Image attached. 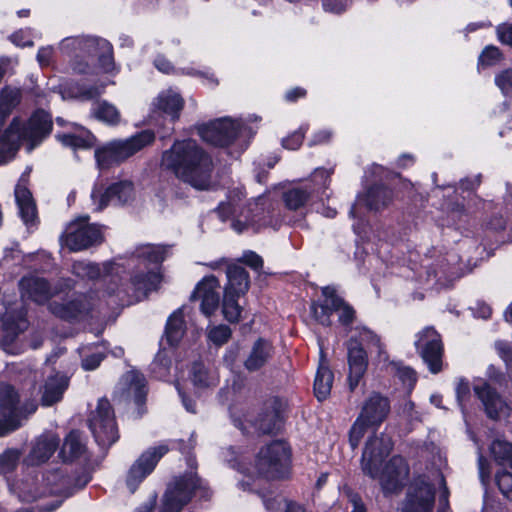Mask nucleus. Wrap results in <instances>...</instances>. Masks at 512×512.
<instances>
[{"label":"nucleus","instance_id":"obj_1","mask_svg":"<svg viewBox=\"0 0 512 512\" xmlns=\"http://www.w3.org/2000/svg\"><path fill=\"white\" fill-rule=\"evenodd\" d=\"M161 166L196 190H209L214 164L211 156L196 141H175L162 154Z\"/></svg>","mask_w":512,"mask_h":512},{"label":"nucleus","instance_id":"obj_2","mask_svg":"<svg viewBox=\"0 0 512 512\" xmlns=\"http://www.w3.org/2000/svg\"><path fill=\"white\" fill-rule=\"evenodd\" d=\"M52 129V116L41 108L36 109L26 121L14 117L0 136V165L15 156L22 142L26 143L28 151L35 149Z\"/></svg>","mask_w":512,"mask_h":512},{"label":"nucleus","instance_id":"obj_3","mask_svg":"<svg viewBox=\"0 0 512 512\" xmlns=\"http://www.w3.org/2000/svg\"><path fill=\"white\" fill-rule=\"evenodd\" d=\"M255 470L266 480H285L292 468V450L283 440H273L262 446L255 456Z\"/></svg>","mask_w":512,"mask_h":512},{"label":"nucleus","instance_id":"obj_4","mask_svg":"<svg viewBox=\"0 0 512 512\" xmlns=\"http://www.w3.org/2000/svg\"><path fill=\"white\" fill-rule=\"evenodd\" d=\"M322 299L310 305V313L314 320L322 326L332 325L331 316L338 315V323L348 332L356 320V310L343 297L334 286H325L321 289Z\"/></svg>","mask_w":512,"mask_h":512},{"label":"nucleus","instance_id":"obj_5","mask_svg":"<svg viewBox=\"0 0 512 512\" xmlns=\"http://www.w3.org/2000/svg\"><path fill=\"white\" fill-rule=\"evenodd\" d=\"M197 490L201 492L202 498L210 497L207 483L196 473L188 472L174 477L167 484L159 512H181L191 502Z\"/></svg>","mask_w":512,"mask_h":512},{"label":"nucleus","instance_id":"obj_6","mask_svg":"<svg viewBox=\"0 0 512 512\" xmlns=\"http://www.w3.org/2000/svg\"><path fill=\"white\" fill-rule=\"evenodd\" d=\"M154 140V132L146 129L125 140L111 141L95 150L97 166L104 170L119 165L144 147L152 144Z\"/></svg>","mask_w":512,"mask_h":512},{"label":"nucleus","instance_id":"obj_7","mask_svg":"<svg viewBox=\"0 0 512 512\" xmlns=\"http://www.w3.org/2000/svg\"><path fill=\"white\" fill-rule=\"evenodd\" d=\"M162 275L160 271L154 269H145L134 271L128 283L118 285L116 278L112 277L106 292L109 295H115L122 304L130 305L139 302L156 290L161 282Z\"/></svg>","mask_w":512,"mask_h":512},{"label":"nucleus","instance_id":"obj_8","mask_svg":"<svg viewBox=\"0 0 512 512\" xmlns=\"http://www.w3.org/2000/svg\"><path fill=\"white\" fill-rule=\"evenodd\" d=\"M87 422L95 441L102 448H109L119 439L114 410L107 398L98 400L96 409L90 412Z\"/></svg>","mask_w":512,"mask_h":512},{"label":"nucleus","instance_id":"obj_9","mask_svg":"<svg viewBox=\"0 0 512 512\" xmlns=\"http://www.w3.org/2000/svg\"><path fill=\"white\" fill-rule=\"evenodd\" d=\"M414 346L430 373L438 374L443 370L444 344L433 326H426L415 335Z\"/></svg>","mask_w":512,"mask_h":512},{"label":"nucleus","instance_id":"obj_10","mask_svg":"<svg viewBox=\"0 0 512 512\" xmlns=\"http://www.w3.org/2000/svg\"><path fill=\"white\" fill-rule=\"evenodd\" d=\"M88 219L80 218L67 226L62 239L70 251H82L103 242L100 228L96 224H89Z\"/></svg>","mask_w":512,"mask_h":512},{"label":"nucleus","instance_id":"obj_11","mask_svg":"<svg viewBox=\"0 0 512 512\" xmlns=\"http://www.w3.org/2000/svg\"><path fill=\"white\" fill-rule=\"evenodd\" d=\"M168 451L167 445L149 447L133 462L125 478V484L131 494L137 491L140 484L155 470L158 462Z\"/></svg>","mask_w":512,"mask_h":512},{"label":"nucleus","instance_id":"obj_12","mask_svg":"<svg viewBox=\"0 0 512 512\" xmlns=\"http://www.w3.org/2000/svg\"><path fill=\"white\" fill-rule=\"evenodd\" d=\"M393 449L391 438L385 434L373 435L368 438L361 456V469L371 479L379 476L384 460Z\"/></svg>","mask_w":512,"mask_h":512},{"label":"nucleus","instance_id":"obj_13","mask_svg":"<svg viewBox=\"0 0 512 512\" xmlns=\"http://www.w3.org/2000/svg\"><path fill=\"white\" fill-rule=\"evenodd\" d=\"M242 128L240 122L225 117L200 125L198 134L203 141L213 146L227 147L237 139Z\"/></svg>","mask_w":512,"mask_h":512},{"label":"nucleus","instance_id":"obj_14","mask_svg":"<svg viewBox=\"0 0 512 512\" xmlns=\"http://www.w3.org/2000/svg\"><path fill=\"white\" fill-rule=\"evenodd\" d=\"M435 503V487L426 475L414 477L406 494L402 512H431Z\"/></svg>","mask_w":512,"mask_h":512},{"label":"nucleus","instance_id":"obj_15","mask_svg":"<svg viewBox=\"0 0 512 512\" xmlns=\"http://www.w3.org/2000/svg\"><path fill=\"white\" fill-rule=\"evenodd\" d=\"M409 471V466L402 456L394 455L391 457L378 476L384 495L388 496L401 492L406 485Z\"/></svg>","mask_w":512,"mask_h":512},{"label":"nucleus","instance_id":"obj_16","mask_svg":"<svg viewBox=\"0 0 512 512\" xmlns=\"http://www.w3.org/2000/svg\"><path fill=\"white\" fill-rule=\"evenodd\" d=\"M347 361L349 367L348 385L353 392L359 385L368 368V354L357 338H350L347 342Z\"/></svg>","mask_w":512,"mask_h":512},{"label":"nucleus","instance_id":"obj_17","mask_svg":"<svg viewBox=\"0 0 512 512\" xmlns=\"http://www.w3.org/2000/svg\"><path fill=\"white\" fill-rule=\"evenodd\" d=\"M133 184L130 181H119L109 185L104 191L102 189L94 188L91 193V198L94 203H97V211H101L109 204L124 205L133 195Z\"/></svg>","mask_w":512,"mask_h":512},{"label":"nucleus","instance_id":"obj_18","mask_svg":"<svg viewBox=\"0 0 512 512\" xmlns=\"http://www.w3.org/2000/svg\"><path fill=\"white\" fill-rule=\"evenodd\" d=\"M219 288V281L214 275L206 276L196 285L190 296V301L200 299L201 312L205 316L210 317L220 304Z\"/></svg>","mask_w":512,"mask_h":512},{"label":"nucleus","instance_id":"obj_19","mask_svg":"<svg viewBox=\"0 0 512 512\" xmlns=\"http://www.w3.org/2000/svg\"><path fill=\"white\" fill-rule=\"evenodd\" d=\"M285 403L280 397H272L265 401L262 411L255 420V427L262 434L277 432L282 424Z\"/></svg>","mask_w":512,"mask_h":512},{"label":"nucleus","instance_id":"obj_20","mask_svg":"<svg viewBox=\"0 0 512 512\" xmlns=\"http://www.w3.org/2000/svg\"><path fill=\"white\" fill-rule=\"evenodd\" d=\"M390 401L378 392H373L363 403L359 417L378 428L390 413Z\"/></svg>","mask_w":512,"mask_h":512},{"label":"nucleus","instance_id":"obj_21","mask_svg":"<svg viewBox=\"0 0 512 512\" xmlns=\"http://www.w3.org/2000/svg\"><path fill=\"white\" fill-rule=\"evenodd\" d=\"M473 390L482 402L486 415L492 420L499 419L504 407V401L499 393L485 381L475 383Z\"/></svg>","mask_w":512,"mask_h":512},{"label":"nucleus","instance_id":"obj_22","mask_svg":"<svg viewBox=\"0 0 512 512\" xmlns=\"http://www.w3.org/2000/svg\"><path fill=\"white\" fill-rule=\"evenodd\" d=\"M275 348L272 343L259 337L252 345L251 351L244 361V368L248 372H257L263 368L274 356Z\"/></svg>","mask_w":512,"mask_h":512},{"label":"nucleus","instance_id":"obj_23","mask_svg":"<svg viewBox=\"0 0 512 512\" xmlns=\"http://www.w3.org/2000/svg\"><path fill=\"white\" fill-rule=\"evenodd\" d=\"M153 107L154 112L170 117V120L174 123L180 117L184 107V99L178 92L167 89L160 92L154 99Z\"/></svg>","mask_w":512,"mask_h":512},{"label":"nucleus","instance_id":"obj_24","mask_svg":"<svg viewBox=\"0 0 512 512\" xmlns=\"http://www.w3.org/2000/svg\"><path fill=\"white\" fill-rule=\"evenodd\" d=\"M167 253V246L146 244L135 249L132 253V261L137 262L139 266L143 265L145 269L159 271Z\"/></svg>","mask_w":512,"mask_h":512},{"label":"nucleus","instance_id":"obj_25","mask_svg":"<svg viewBox=\"0 0 512 512\" xmlns=\"http://www.w3.org/2000/svg\"><path fill=\"white\" fill-rule=\"evenodd\" d=\"M49 308L56 317L71 322L86 315L89 304L83 297H77L67 302L54 301L50 303Z\"/></svg>","mask_w":512,"mask_h":512},{"label":"nucleus","instance_id":"obj_26","mask_svg":"<svg viewBox=\"0 0 512 512\" xmlns=\"http://www.w3.org/2000/svg\"><path fill=\"white\" fill-rule=\"evenodd\" d=\"M20 396L11 384L0 383V417L19 419L22 422L24 416L22 407L19 406Z\"/></svg>","mask_w":512,"mask_h":512},{"label":"nucleus","instance_id":"obj_27","mask_svg":"<svg viewBox=\"0 0 512 512\" xmlns=\"http://www.w3.org/2000/svg\"><path fill=\"white\" fill-rule=\"evenodd\" d=\"M68 385L69 379L64 375L49 376L43 385L41 405L49 407L61 401Z\"/></svg>","mask_w":512,"mask_h":512},{"label":"nucleus","instance_id":"obj_28","mask_svg":"<svg viewBox=\"0 0 512 512\" xmlns=\"http://www.w3.org/2000/svg\"><path fill=\"white\" fill-rule=\"evenodd\" d=\"M19 286L23 292V295H27L28 298L36 303L42 304L51 297V286L50 283L40 277H23Z\"/></svg>","mask_w":512,"mask_h":512},{"label":"nucleus","instance_id":"obj_29","mask_svg":"<svg viewBox=\"0 0 512 512\" xmlns=\"http://www.w3.org/2000/svg\"><path fill=\"white\" fill-rule=\"evenodd\" d=\"M393 199V191L384 184H374L370 186L367 192L359 197L368 210L379 211L386 208Z\"/></svg>","mask_w":512,"mask_h":512},{"label":"nucleus","instance_id":"obj_30","mask_svg":"<svg viewBox=\"0 0 512 512\" xmlns=\"http://www.w3.org/2000/svg\"><path fill=\"white\" fill-rule=\"evenodd\" d=\"M227 284L224 291L234 295H245L250 287L249 273L242 266L233 264L226 269Z\"/></svg>","mask_w":512,"mask_h":512},{"label":"nucleus","instance_id":"obj_31","mask_svg":"<svg viewBox=\"0 0 512 512\" xmlns=\"http://www.w3.org/2000/svg\"><path fill=\"white\" fill-rule=\"evenodd\" d=\"M59 443L60 439L55 435L39 437L29 454L30 463L40 465L47 462L57 450Z\"/></svg>","mask_w":512,"mask_h":512},{"label":"nucleus","instance_id":"obj_32","mask_svg":"<svg viewBox=\"0 0 512 512\" xmlns=\"http://www.w3.org/2000/svg\"><path fill=\"white\" fill-rule=\"evenodd\" d=\"M86 452V445L79 430L70 431L64 439L59 451L63 462H72L79 459Z\"/></svg>","mask_w":512,"mask_h":512},{"label":"nucleus","instance_id":"obj_33","mask_svg":"<svg viewBox=\"0 0 512 512\" xmlns=\"http://www.w3.org/2000/svg\"><path fill=\"white\" fill-rule=\"evenodd\" d=\"M186 330V324L183 317L182 308L175 310L167 319L164 339L168 346L176 347L183 338Z\"/></svg>","mask_w":512,"mask_h":512},{"label":"nucleus","instance_id":"obj_34","mask_svg":"<svg viewBox=\"0 0 512 512\" xmlns=\"http://www.w3.org/2000/svg\"><path fill=\"white\" fill-rule=\"evenodd\" d=\"M55 137L63 146L73 149H90L96 142V137L84 128L77 133H58Z\"/></svg>","mask_w":512,"mask_h":512},{"label":"nucleus","instance_id":"obj_35","mask_svg":"<svg viewBox=\"0 0 512 512\" xmlns=\"http://www.w3.org/2000/svg\"><path fill=\"white\" fill-rule=\"evenodd\" d=\"M334 374L326 363L321 362L314 380V394L319 401L326 400L332 389Z\"/></svg>","mask_w":512,"mask_h":512},{"label":"nucleus","instance_id":"obj_36","mask_svg":"<svg viewBox=\"0 0 512 512\" xmlns=\"http://www.w3.org/2000/svg\"><path fill=\"white\" fill-rule=\"evenodd\" d=\"M126 380L133 391L134 402L139 408V415L142 416L147 396L146 379L141 372L131 370L127 372Z\"/></svg>","mask_w":512,"mask_h":512},{"label":"nucleus","instance_id":"obj_37","mask_svg":"<svg viewBox=\"0 0 512 512\" xmlns=\"http://www.w3.org/2000/svg\"><path fill=\"white\" fill-rule=\"evenodd\" d=\"M91 115L109 126H116L121 120L118 109L106 100L95 103L91 109Z\"/></svg>","mask_w":512,"mask_h":512},{"label":"nucleus","instance_id":"obj_38","mask_svg":"<svg viewBox=\"0 0 512 512\" xmlns=\"http://www.w3.org/2000/svg\"><path fill=\"white\" fill-rule=\"evenodd\" d=\"M312 189L309 187H293L283 193V201L289 210H298L307 203L311 197Z\"/></svg>","mask_w":512,"mask_h":512},{"label":"nucleus","instance_id":"obj_39","mask_svg":"<svg viewBox=\"0 0 512 512\" xmlns=\"http://www.w3.org/2000/svg\"><path fill=\"white\" fill-rule=\"evenodd\" d=\"M241 295H234L231 292H225L222 300V313L229 323H238L241 319L242 307L238 303Z\"/></svg>","mask_w":512,"mask_h":512},{"label":"nucleus","instance_id":"obj_40","mask_svg":"<svg viewBox=\"0 0 512 512\" xmlns=\"http://www.w3.org/2000/svg\"><path fill=\"white\" fill-rule=\"evenodd\" d=\"M25 315L26 313L22 309H7L1 317L3 327L13 334H18L24 331L26 328Z\"/></svg>","mask_w":512,"mask_h":512},{"label":"nucleus","instance_id":"obj_41","mask_svg":"<svg viewBox=\"0 0 512 512\" xmlns=\"http://www.w3.org/2000/svg\"><path fill=\"white\" fill-rule=\"evenodd\" d=\"M244 197L243 192L240 189H233L229 191L227 201H222L215 208V212L218 217L224 222L233 216L237 211V201H240Z\"/></svg>","mask_w":512,"mask_h":512},{"label":"nucleus","instance_id":"obj_42","mask_svg":"<svg viewBox=\"0 0 512 512\" xmlns=\"http://www.w3.org/2000/svg\"><path fill=\"white\" fill-rule=\"evenodd\" d=\"M490 452L497 464L507 465L512 469V443L496 439L490 445Z\"/></svg>","mask_w":512,"mask_h":512},{"label":"nucleus","instance_id":"obj_43","mask_svg":"<svg viewBox=\"0 0 512 512\" xmlns=\"http://www.w3.org/2000/svg\"><path fill=\"white\" fill-rule=\"evenodd\" d=\"M72 273L82 279L96 280L101 276V269L93 262L75 261L72 264Z\"/></svg>","mask_w":512,"mask_h":512},{"label":"nucleus","instance_id":"obj_44","mask_svg":"<svg viewBox=\"0 0 512 512\" xmlns=\"http://www.w3.org/2000/svg\"><path fill=\"white\" fill-rule=\"evenodd\" d=\"M102 48L96 54L98 64L105 73H110L115 69L113 56V47L110 42H101Z\"/></svg>","mask_w":512,"mask_h":512},{"label":"nucleus","instance_id":"obj_45","mask_svg":"<svg viewBox=\"0 0 512 512\" xmlns=\"http://www.w3.org/2000/svg\"><path fill=\"white\" fill-rule=\"evenodd\" d=\"M369 427L373 426L361 419L359 416L356 418L349 430V445L352 450H355L359 446Z\"/></svg>","mask_w":512,"mask_h":512},{"label":"nucleus","instance_id":"obj_46","mask_svg":"<svg viewBox=\"0 0 512 512\" xmlns=\"http://www.w3.org/2000/svg\"><path fill=\"white\" fill-rule=\"evenodd\" d=\"M502 59V53L496 46H486L478 58V65L483 67H490L498 64Z\"/></svg>","mask_w":512,"mask_h":512},{"label":"nucleus","instance_id":"obj_47","mask_svg":"<svg viewBox=\"0 0 512 512\" xmlns=\"http://www.w3.org/2000/svg\"><path fill=\"white\" fill-rule=\"evenodd\" d=\"M232 330L229 326L220 324L211 328L208 332V339L216 346H222L229 341Z\"/></svg>","mask_w":512,"mask_h":512},{"label":"nucleus","instance_id":"obj_48","mask_svg":"<svg viewBox=\"0 0 512 512\" xmlns=\"http://www.w3.org/2000/svg\"><path fill=\"white\" fill-rule=\"evenodd\" d=\"M495 482L503 496L512 501V473L506 469L497 471Z\"/></svg>","mask_w":512,"mask_h":512},{"label":"nucleus","instance_id":"obj_49","mask_svg":"<svg viewBox=\"0 0 512 512\" xmlns=\"http://www.w3.org/2000/svg\"><path fill=\"white\" fill-rule=\"evenodd\" d=\"M78 44L82 43V48L80 51V56L90 55L96 56L98 51L102 48L101 42H106L105 39L95 37V36H84V39L77 40Z\"/></svg>","mask_w":512,"mask_h":512},{"label":"nucleus","instance_id":"obj_50","mask_svg":"<svg viewBox=\"0 0 512 512\" xmlns=\"http://www.w3.org/2000/svg\"><path fill=\"white\" fill-rule=\"evenodd\" d=\"M19 462V452L14 449H7L0 454V470L3 473L12 472Z\"/></svg>","mask_w":512,"mask_h":512},{"label":"nucleus","instance_id":"obj_51","mask_svg":"<svg viewBox=\"0 0 512 512\" xmlns=\"http://www.w3.org/2000/svg\"><path fill=\"white\" fill-rule=\"evenodd\" d=\"M357 340L360 341L362 345L365 343L367 345L376 347L379 356L382 354L384 346L381 343L380 337L372 330L366 327L361 328L359 331V339Z\"/></svg>","mask_w":512,"mask_h":512},{"label":"nucleus","instance_id":"obj_52","mask_svg":"<svg viewBox=\"0 0 512 512\" xmlns=\"http://www.w3.org/2000/svg\"><path fill=\"white\" fill-rule=\"evenodd\" d=\"M306 130V128L300 127L298 130L283 138L282 146L288 150H297L302 145Z\"/></svg>","mask_w":512,"mask_h":512},{"label":"nucleus","instance_id":"obj_53","mask_svg":"<svg viewBox=\"0 0 512 512\" xmlns=\"http://www.w3.org/2000/svg\"><path fill=\"white\" fill-rule=\"evenodd\" d=\"M191 379L194 385L198 387L208 386V373L201 362H194L191 370Z\"/></svg>","mask_w":512,"mask_h":512},{"label":"nucleus","instance_id":"obj_54","mask_svg":"<svg viewBox=\"0 0 512 512\" xmlns=\"http://www.w3.org/2000/svg\"><path fill=\"white\" fill-rule=\"evenodd\" d=\"M495 84L504 95L512 93V68L506 69L495 76Z\"/></svg>","mask_w":512,"mask_h":512},{"label":"nucleus","instance_id":"obj_55","mask_svg":"<svg viewBox=\"0 0 512 512\" xmlns=\"http://www.w3.org/2000/svg\"><path fill=\"white\" fill-rule=\"evenodd\" d=\"M84 36H76V37H67L62 40L60 44V49L62 52L67 53L69 55H74L76 57L80 56V51L82 48V43H76V40H82Z\"/></svg>","mask_w":512,"mask_h":512},{"label":"nucleus","instance_id":"obj_56","mask_svg":"<svg viewBox=\"0 0 512 512\" xmlns=\"http://www.w3.org/2000/svg\"><path fill=\"white\" fill-rule=\"evenodd\" d=\"M103 93V88L96 85H82L78 87L77 97L83 101H90L97 99Z\"/></svg>","mask_w":512,"mask_h":512},{"label":"nucleus","instance_id":"obj_57","mask_svg":"<svg viewBox=\"0 0 512 512\" xmlns=\"http://www.w3.org/2000/svg\"><path fill=\"white\" fill-rule=\"evenodd\" d=\"M22 422L19 419H12L9 417H0V437H4L18 428H20Z\"/></svg>","mask_w":512,"mask_h":512},{"label":"nucleus","instance_id":"obj_58","mask_svg":"<svg viewBox=\"0 0 512 512\" xmlns=\"http://www.w3.org/2000/svg\"><path fill=\"white\" fill-rule=\"evenodd\" d=\"M105 355L103 353H93L82 359V368L85 371H92L99 367L101 362L104 360Z\"/></svg>","mask_w":512,"mask_h":512},{"label":"nucleus","instance_id":"obj_59","mask_svg":"<svg viewBox=\"0 0 512 512\" xmlns=\"http://www.w3.org/2000/svg\"><path fill=\"white\" fill-rule=\"evenodd\" d=\"M242 261L255 271L263 268V259L253 251H246L243 254Z\"/></svg>","mask_w":512,"mask_h":512},{"label":"nucleus","instance_id":"obj_60","mask_svg":"<svg viewBox=\"0 0 512 512\" xmlns=\"http://www.w3.org/2000/svg\"><path fill=\"white\" fill-rule=\"evenodd\" d=\"M20 215L25 224L33 223L36 218V205L34 202L18 205Z\"/></svg>","mask_w":512,"mask_h":512},{"label":"nucleus","instance_id":"obj_61","mask_svg":"<svg viewBox=\"0 0 512 512\" xmlns=\"http://www.w3.org/2000/svg\"><path fill=\"white\" fill-rule=\"evenodd\" d=\"M14 193L17 205H23L26 203L34 202L32 194L26 186L17 185Z\"/></svg>","mask_w":512,"mask_h":512},{"label":"nucleus","instance_id":"obj_62","mask_svg":"<svg viewBox=\"0 0 512 512\" xmlns=\"http://www.w3.org/2000/svg\"><path fill=\"white\" fill-rule=\"evenodd\" d=\"M153 63L157 70L165 74H171L175 70L173 64L162 54L157 55Z\"/></svg>","mask_w":512,"mask_h":512},{"label":"nucleus","instance_id":"obj_63","mask_svg":"<svg viewBox=\"0 0 512 512\" xmlns=\"http://www.w3.org/2000/svg\"><path fill=\"white\" fill-rule=\"evenodd\" d=\"M456 399L460 405L470 394L469 382L465 379H460L456 385Z\"/></svg>","mask_w":512,"mask_h":512},{"label":"nucleus","instance_id":"obj_64","mask_svg":"<svg viewBox=\"0 0 512 512\" xmlns=\"http://www.w3.org/2000/svg\"><path fill=\"white\" fill-rule=\"evenodd\" d=\"M497 34L502 43L512 46V24L499 26Z\"/></svg>","mask_w":512,"mask_h":512}]
</instances>
